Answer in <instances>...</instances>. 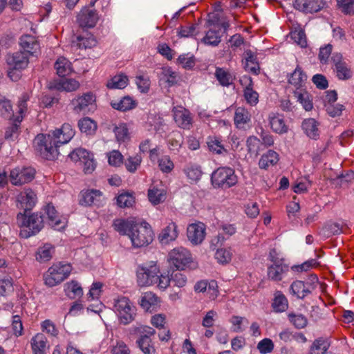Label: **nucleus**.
<instances>
[{"instance_id":"obj_61","label":"nucleus","mask_w":354,"mask_h":354,"mask_svg":"<svg viewBox=\"0 0 354 354\" xmlns=\"http://www.w3.org/2000/svg\"><path fill=\"white\" fill-rule=\"evenodd\" d=\"M178 61L185 69H191L195 65L194 56H188V54L180 55L178 57Z\"/></svg>"},{"instance_id":"obj_22","label":"nucleus","mask_w":354,"mask_h":354,"mask_svg":"<svg viewBox=\"0 0 354 354\" xmlns=\"http://www.w3.org/2000/svg\"><path fill=\"white\" fill-rule=\"evenodd\" d=\"M245 63L244 68L254 75H258L260 72V66L256 55L251 50L245 52Z\"/></svg>"},{"instance_id":"obj_10","label":"nucleus","mask_w":354,"mask_h":354,"mask_svg":"<svg viewBox=\"0 0 354 354\" xmlns=\"http://www.w3.org/2000/svg\"><path fill=\"white\" fill-rule=\"evenodd\" d=\"M135 330L140 334V337L136 341L139 348L145 354H155L156 349L151 339L156 334L155 329L148 326H141Z\"/></svg>"},{"instance_id":"obj_58","label":"nucleus","mask_w":354,"mask_h":354,"mask_svg":"<svg viewBox=\"0 0 354 354\" xmlns=\"http://www.w3.org/2000/svg\"><path fill=\"white\" fill-rule=\"evenodd\" d=\"M288 317L290 322L297 328H303L308 324L306 317L301 314H289Z\"/></svg>"},{"instance_id":"obj_49","label":"nucleus","mask_w":354,"mask_h":354,"mask_svg":"<svg viewBox=\"0 0 354 354\" xmlns=\"http://www.w3.org/2000/svg\"><path fill=\"white\" fill-rule=\"evenodd\" d=\"M197 24L189 26H180L177 30V35L180 37H192L197 34Z\"/></svg>"},{"instance_id":"obj_19","label":"nucleus","mask_w":354,"mask_h":354,"mask_svg":"<svg viewBox=\"0 0 354 354\" xmlns=\"http://www.w3.org/2000/svg\"><path fill=\"white\" fill-rule=\"evenodd\" d=\"M20 46L22 53H26L27 57L33 55L39 48V44L36 39L31 35H26L20 38Z\"/></svg>"},{"instance_id":"obj_21","label":"nucleus","mask_w":354,"mask_h":354,"mask_svg":"<svg viewBox=\"0 0 354 354\" xmlns=\"http://www.w3.org/2000/svg\"><path fill=\"white\" fill-rule=\"evenodd\" d=\"M31 348L33 354H46L48 348V341L42 333H37L30 341Z\"/></svg>"},{"instance_id":"obj_37","label":"nucleus","mask_w":354,"mask_h":354,"mask_svg":"<svg viewBox=\"0 0 354 354\" xmlns=\"http://www.w3.org/2000/svg\"><path fill=\"white\" fill-rule=\"evenodd\" d=\"M102 193L99 190L91 189L82 193L80 204L84 206H90L95 203L97 197L101 196Z\"/></svg>"},{"instance_id":"obj_12","label":"nucleus","mask_w":354,"mask_h":354,"mask_svg":"<svg viewBox=\"0 0 354 354\" xmlns=\"http://www.w3.org/2000/svg\"><path fill=\"white\" fill-rule=\"evenodd\" d=\"M326 5L324 0H295L294 8L305 13L317 12L321 10Z\"/></svg>"},{"instance_id":"obj_5","label":"nucleus","mask_w":354,"mask_h":354,"mask_svg":"<svg viewBox=\"0 0 354 354\" xmlns=\"http://www.w3.org/2000/svg\"><path fill=\"white\" fill-rule=\"evenodd\" d=\"M153 231L150 225L144 223H136L129 238L135 248H140L149 245L153 241Z\"/></svg>"},{"instance_id":"obj_26","label":"nucleus","mask_w":354,"mask_h":354,"mask_svg":"<svg viewBox=\"0 0 354 354\" xmlns=\"http://www.w3.org/2000/svg\"><path fill=\"white\" fill-rule=\"evenodd\" d=\"M45 212L48 219V223L55 229L62 228L64 225H61L62 221L55 207L49 203L46 206Z\"/></svg>"},{"instance_id":"obj_2","label":"nucleus","mask_w":354,"mask_h":354,"mask_svg":"<svg viewBox=\"0 0 354 354\" xmlns=\"http://www.w3.org/2000/svg\"><path fill=\"white\" fill-rule=\"evenodd\" d=\"M136 274L138 284L141 287L157 284L160 289L165 290L169 286V276L160 274L156 261H151L140 266Z\"/></svg>"},{"instance_id":"obj_41","label":"nucleus","mask_w":354,"mask_h":354,"mask_svg":"<svg viewBox=\"0 0 354 354\" xmlns=\"http://www.w3.org/2000/svg\"><path fill=\"white\" fill-rule=\"evenodd\" d=\"M329 347V344L323 338L315 339L313 343L309 354H324Z\"/></svg>"},{"instance_id":"obj_15","label":"nucleus","mask_w":354,"mask_h":354,"mask_svg":"<svg viewBox=\"0 0 354 354\" xmlns=\"http://www.w3.org/2000/svg\"><path fill=\"white\" fill-rule=\"evenodd\" d=\"M23 112H12L9 117L11 126L6 129L4 138L6 140H14V138L19 134L21 122L24 119Z\"/></svg>"},{"instance_id":"obj_28","label":"nucleus","mask_w":354,"mask_h":354,"mask_svg":"<svg viewBox=\"0 0 354 354\" xmlns=\"http://www.w3.org/2000/svg\"><path fill=\"white\" fill-rule=\"evenodd\" d=\"M279 160V154L276 151L268 150L261 157L259 165L261 169H267L270 165H276Z\"/></svg>"},{"instance_id":"obj_34","label":"nucleus","mask_w":354,"mask_h":354,"mask_svg":"<svg viewBox=\"0 0 354 354\" xmlns=\"http://www.w3.org/2000/svg\"><path fill=\"white\" fill-rule=\"evenodd\" d=\"M274 312L281 313L288 309V303L285 295L280 291L274 293V298L272 304Z\"/></svg>"},{"instance_id":"obj_14","label":"nucleus","mask_w":354,"mask_h":354,"mask_svg":"<svg viewBox=\"0 0 354 354\" xmlns=\"http://www.w3.org/2000/svg\"><path fill=\"white\" fill-rule=\"evenodd\" d=\"M188 239L194 245L202 243L205 236V227L203 223H192L188 225L187 230Z\"/></svg>"},{"instance_id":"obj_54","label":"nucleus","mask_w":354,"mask_h":354,"mask_svg":"<svg viewBox=\"0 0 354 354\" xmlns=\"http://www.w3.org/2000/svg\"><path fill=\"white\" fill-rule=\"evenodd\" d=\"M142 162V158L139 155H136L135 156H130L128 158L125 162V167L131 173H134L138 167L140 166Z\"/></svg>"},{"instance_id":"obj_56","label":"nucleus","mask_w":354,"mask_h":354,"mask_svg":"<svg viewBox=\"0 0 354 354\" xmlns=\"http://www.w3.org/2000/svg\"><path fill=\"white\" fill-rule=\"evenodd\" d=\"M215 75L223 86H229L232 80L231 75L221 68L216 70Z\"/></svg>"},{"instance_id":"obj_60","label":"nucleus","mask_w":354,"mask_h":354,"mask_svg":"<svg viewBox=\"0 0 354 354\" xmlns=\"http://www.w3.org/2000/svg\"><path fill=\"white\" fill-rule=\"evenodd\" d=\"M257 348L262 354L271 353L274 348V344L270 339L265 338L257 344Z\"/></svg>"},{"instance_id":"obj_51","label":"nucleus","mask_w":354,"mask_h":354,"mask_svg":"<svg viewBox=\"0 0 354 354\" xmlns=\"http://www.w3.org/2000/svg\"><path fill=\"white\" fill-rule=\"evenodd\" d=\"M184 172L192 181H197L201 178L202 171L200 167L196 165L187 166L184 169Z\"/></svg>"},{"instance_id":"obj_4","label":"nucleus","mask_w":354,"mask_h":354,"mask_svg":"<svg viewBox=\"0 0 354 354\" xmlns=\"http://www.w3.org/2000/svg\"><path fill=\"white\" fill-rule=\"evenodd\" d=\"M168 261L170 266L178 270H194L198 266L197 263L193 261L189 251L183 247L171 250L169 253Z\"/></svg>"},{"instance_id":"obj_27","label":"nucleus","mask_w":354,"mask_h":354,"mask_svg":"<svg viewBox=\"0 0 354 354\" xmlns=\"http://www.w3.org/2000/svg\"><path fill=\"white\" fill-rule=\"evenodd\" d=\"M79 86V82L74 79H64L59 82H55L54 85H51L50 88L58 91H73L77 90Z\"/></svg>"},{"instance_id":"obj_18","label":"nucleus","mask_w":354,"mask_h":354,"mask_svg":"<svg viewBox=\"0 0 354 354\" xmlns=\"http://www.w3.org/2000/svg\"><path fill=\"white\" fill-rule=\"evenodd\" d=\"M21 205V207L24 209V212L27 213L35 205L37 197L35 193L31 189H25L21 192L17 198Z\"/></svg>"},{"instance_id":"obj_13","label":"nucleus","mask_w":354,"mask_h":354,"mask_svg":"<svg viewBox=\"0 0 354 354\" xmlns=\"http://www.w3.org/2000/svg\"><path fill=\"white\" fill-rule=\"evenodd\" d=\"M98 20V15L95 10H90L87 7L83 8L77 16V21L81 27L93 28Z\"/></svg>"},{"instance_id":"obj_31","label":"nucleus","mask_w":354,"mask_h":354,"mask_svg":"<svg viewBox=\"0 0 354 354\" xmlns=\"http://www.w3.org/2000/svg\"><path fill=\"white\" fill-rule=\"evenodd\" d=\"M128 77L124 73H120L113 76L109 81H108L106 86L110 89H122L128 85Z\"/></svg>"},{"instance_id":"obj_23","label":"nucleus","mask_w":354,"mask_h":354,"mask_svg":"<svg viewBox=\"0 0 354 354\" xmlns=\"http://www.w3.org/2000/svg\"><path fill=\"white\" fill-rule=\"evenodd\" d=\"M136 222L131 220L115 219L113 223V228L121 235H128L131 232Z\"/></svg>"},{"instance_id":"obj_64","label":"nucleus","mask_w":354,"mask_h":354,"mask_svg":"<svg viewBox=\"0 0 354 354\" xmlns=\"http://www.w3.org/2000/svg\"><path fill=\"white\" fill-rule=\"evenodd\" d=\"M291 37L301 47L304 48L307 46L306 34L303 30H295L292 32Z\"/></svg>"},{"instance_id":"obj_25","label":"nucleus","mask_w":354,"mask_h":354,"mask_svg":"<svg viewBox=\"0 0 354 354\" xmlns=\"http://www.w3.org/2000/svg\"><path fill=\"white\" fill-rule=\"evenodd\" d=\"M178 236L177 225L175 223H170L160 234L159 239L162 243H168L175 240Z\"/></svg>"},{"instance_id":"obj_55","label":"nucleus","mask_w":354,"mask_h":354,"mask_svg":"<svg viewBox=\"0 0 354 354\" xmlns=\"http://www.w3.org/2000/svg\"><path fill=\"white\" fill-rule=\"evenodd\" d=\"M337 6L345 15L354 14V0H337Z\"/></svg>"},{"instance_id":"obj_39","label":"nucleus","mask_w":354,"mask_h":354,"mask_svg":"<svg viewBox=\"0 0 354 354\" xmlns=\"http://www.w3.org/2000/svg\"><path fill=\"white\" fill-rule=\"evenodd\" d=\"M270 124L272 129L276 133H283L288 131V127L286 125L283 117L279 114L270 117Z\"/></svg>"},{"instance_id":"obj_33","label":"nucleus","mask_w":354,"mask_h":354,"mask_svg":"<svg viewBox=\"0 0 354 354\" xmlns=\"http://www.w3.org/2000/svg\"><path fill=\"white\" fill-rule=\"evenodd\" d=\"M111 105L113 109L118 111H129L136 107L137 102L131 97L127 95L123 97L119 102H111Z\"/></svg>"},{"instance_id":"obj_32","label":"nucleus","mask_w":354,"mask_h":354,"mask_svg":"<svg viewBox=\"0 0 354 354\" xmlns=\"http://www.w3.org/2000/svg\"><path fill=\"white\" fill-rule=\"evenodd\" d=\"M294 97L302 104L305 111H311L313 108L312 96L306 91H296L294 92Z\"/></svg>"},{"instance_id":"obj_30","label":"nucleus","mask_w":354,"mask_h":354,"mask_svg":"<svg viewBox=\"0 0 354 354\" xmlns=\"http://www.w3.org/2000/svg\"><path fill=\"white\" fill-rule=\"evenodd\" d=\"M306 80V74L302 71L299 66H297L295 71L290 74L288 83L299 88L302 86Z\"/></svg>"},{"instance_id":"obj_43","label":"nucleus","mask_w":354,"mask_h":354,"mask_svg":"<svg viewBox=\"0 0 354 354\" xmlns=\"http://www.w3.org/2000/svg\"><path fill=\"white\" fill-rule=\"evenodd\" d=\"M77 39L78 41L77 46L80 48H91L97 44V41L94 36L88 33H86L85 36H77Z\"/></svg>"},{"instance_id":"obj_24","label":"nucleus","mask_w":354,"mask_h":354,"mask_svg":"<svg viewBox=\"0 0 354 354\" xmlns=\"http://www.w3.org/2000/svg\"><path fill=\"white\" fill-rule=\"evenodd\" d=\"M318 123L313 118L306 119L302 122V129L311 139L317 140L319 136Z\"/></svg>"},{"instance_id":"obj_62","label":"nucleus","mask_w":354,"mask_h":354,"mask_svg":"<svg viewBox=\"0 0 354 354\" xmlns=\"http://www.w3.org/2000/svg\"><path fill=\"white\" fill-rule=\"evenodd\" d=\"M108 161L109 165L118 167L122 163L123 156L119 151L113 150L109 153L108 156Z\"/></svg>"},{"instance_id":"obj_6","label":"nucleus","mask_w":354,"mask_h":354,"mask_svg":"<svg viewBox=\"0 0 354 354\" xmlns=\"http://www.w3.org/2000/svg\"><path fill=\"white\" fill-rule=\"evenodd\" d=\"M6 60L9 66L8 75L12 81H17L19 78V74H16L15 71L26 68L29 63V57L26 56V53H22L21 50L8 53Z\"/></svg>"},{"instance_id":"obj_1","label":"nucleus","mask_w":354,"mask_h":354,"mask_svg":"<svg viewBox=\"0 0 354 354\" xmlns=\"http://www.w3.org/2000/svg\"><path fill=\"white\" fill-rule=\"evenodd\" d=\"M75 135L70 124H64L60 129L48 134H38L33 141L35 149L46 160H54L58 157V147L68 142Z\"/></svg>"},{"instance_id":"obj_59","label":"nucleus","mask_w":354,"mask_h":354,"mask_svg":"<svg viewBox=\"0 0 354 354\" xmlns=\"http://www.w3.org/2000/svg\"><path fill=\"white\" fill-rule=\"evenodd\" d=\"M215 258L221 263H227L231 261L232 252L230 250L224 248L217 249L215 253Z\"/></svg>"},{"instance_id":"obj_7","label":"nucleus","mask_w":354,"mask_h":354,"mask_svg":"<svg viewBox=\"0 0 354 354\" xmlns=\"http://www.w3.org/2000/svg\"><path fill=\"white\" fill-rule=\"evenodd\" d=\"M70 264L54 265L44 275L45 284L53 287L62 282L71 272Z\"/></svg>"},{"instance_id":"obj_46","label":"nucleus","mask_w":354,"mask_h":354,"mask_svg":"<svg viewBox=\"0 0 354 354\" xmlns=\"http://www.w3.org/2000/svg\"><path fill=\"white\" fill-rule=\"evenodd\" d=\"M148 198L149 201L153 205H158L163 202L165 199L164 190L157 188L149 189L148 190Z\"/></svg>"},{"instance_id":"obj_40","label":"nucleus","mask_w":354,"mask_h":354,"mask_svg":"<svg viewBox=\"0 0 354 354\" xmlns=\"http://www.w3.org/2000/svg\"><path fill=\"white\" fill-rule=\"evenodd\" d=\"M183 143V136L179 131H173L168 136V145L171 150L178 151Z\"/></svg>"},{"instance_id":"obj_38","label":"nucleus","mask_w":354,"mask_h":354,"mask_svg":"<svg viewBox=\"0 0 354 354\" xmlns=\"http://www.w3.org/2000/svg\"><path fill=\"white\" fill-rule=\"evenodd\" d=\"M55 68L59 77H65L70 75L72 72L71 64L64 57H60L56 61L55 63Z\"/></svg>"},{"instance_id":"obj_17","label":"nucleus","mask_w":354,"mask_h":354,"mask_svg":"<svg viewBox=\"0 0 354 354\" xmlns=\"http://www.w3.org/2000/svg\"><path fill=\"white\" fill-rule=\"evenodd\" d=\"M289 267L284 263L271 264L268 267V277L273 281H280L287 274Z\"/></svg>"},{"instance_id":"obj_36","label":"nucleus","mask_w":354,"mask_h":354,"mask_svg":"<svg viewBox=\"0 0 354 354\" xmlns=\"http://www.w3.org/2000/svg\"><path fill=\"white\" fill-rule=\"evenodd\" d=\"M78 127L82 133L86 135H93L97 130L96 122L89 118H84L78 122Z\"/></svg>"},{"instance_id":"obj_29","label":"nucleus","mask_w":354,"mask_h":354,"mask_svg":"<svg viewBox=\"0 0 354 354\" xmlns=\"http://www.w3.org/2000/svg\"><path fill=\"white\" fill-rule=\"evenodd\" d=\"M174 119L180 128L189 129L192 124L190 112H174Z\"/></svg>"},{"instance_id":"obj_3","label":"nucleus","mask_w":354,"mask_h":354,"mask_svg":"<svg viewBox=\"0 0 354 354\" xmlns=\"http://www.w3.org/2000/svg\"><path fill=\"white\" fill-rule=\"evenodd\" d=\"M17 223L21 228L20 236L24 239L37 234L44 227L43 217L37 213L19 212L17 215Z\"/></svg>"},{"instance_id":"obj_63","label":"nucleus","mask_w":354,"mask_h":354,"mask_svg":"<svg viewBox=\"0 0 354 354\" xmlns=\"http://www.w3.org/2000/svg\"><path fill=\"white\" fill-rule=\"evenodd\" d=\"M313 83L318 89L324 90L328 86V82L326 77L322 74H316L312 78Z\"/></svg>"},{"instance_id":"obj_50","label":"nucleus","mask_w":354,"mask_h":354,"mask_svg":"<svg viewBox=\"0 0 354 354\" xmlns=\"http://www.w3.org/2000/svg\"><path fill=\"white\" fill-rule=\"evenodd\" d=\"M335 71L337 73V77L339 80H346L350 79L352 77V71L346 62L336 66Z\"/></svg>"},{"instance_id":"obj_57","label":"nucleus","mask_w":354,"mask_h":354,"mask_svg":"<svg viewBox=\"0 0 354 354\" xmlns=\"http://www.w3.org/2000/svg\"><path fill=\"white\" fill-rule=\"evenodd\" d=\"M66 289L65 290L68 292L69 296V292L73 293V297H80L83 295V290L80 284L76 281H71L66 283Z\"/></svg>"},{"instance_id":"obj_9","label":"nucleus","mask_w":354,"mask_h":354,"mask_svg":"<svg viewBox=\"0 0 354 354\" xmlns=\"http://www.w3.org/2000/svg\"><path fill=\"white\" fill-rule=\"evenodd\" d=\"M215 187L230 188L237 183L234 171L230 167H220L214 171L211 177Z\"/></svg>"},{"instance_id":"obj_16","label":"nucleus","mask_w":354,"mask_h":354,"mask_svg":"<svg viewBox=\"0 0 354 354\" xmlns=\"http://www.w3.org/2000/svg\"><path fill=\"white\" fill-rule=\"evenodd\" d=\"M95 96L92 93H87L82 96L75 98L72 100L71 104L75 110H88L95 109Z\"/></svg>"},{"instance_id":"obj_42","label":"nucleus","mask_w":354,"mask_h":354,"mask_svg":"<svg viewBox=\"0 0 354 354\" xmlns=\"http://www.w3.org/2000/svg\"><path fill=\"white\" fill-rule=\"evenodd\" d=\"M187 277L180 270L173 271L169 277V284L172 283L174 286L178 288L184 287L187 283Z\"/></svg>"},{"instance_id":"obj_48","label":"nucleus","mask_w":354,"mask_h":354,"mask_svg":"<svg viewBox=\"0 0 354 354\" xmlns=\"http://www.w3.org/2000/svg\"><path fill=\"white\" fill-rule=\"evenodd\" d=\"M158 297L152 292H146L141 297L139 301L140 306L145 310H148L151 306L157 303Z\"/></svg>"},{"instance_id":"obj_11","label":"nucleus","mask_w":354,"mask_h":354,"mask_svg":"<svg viewBox=\"0 0 354 354\" xmlns=\"http://www.w3.org/2000/svg\"><path fill=\"white\" fill-rule=\"evenodd\" d=\"M35 170L32 167L15 168L10 171V180L15 185L30 182L35 178Z\"/></svg>"},{"instance_id":"obj_47","label":"nucleus","mask_w":354,"mask_h":354,"mask_svg":"<svg viewBox=\"0 0 354 354\" xmlns=\"http://www.w3.org/2000/svg\"><path fill=\"white\" fill-rule=\"evenodd\" d=\"M116 199L117 205L121 208L132 207L135 203L134 196L128 192L120 194Z\"/></svg>"},{"instance_id":"obj_20","label":"nucleus","mask_w":354,"mask_h":354,"mask_svg":"<svg viewBox=\"0 0 354 354\" xmlns=\"http://www.w3.org/2000/svg\"><path fill=\"white\" fill-rule=\"evenodd\" d=\"M315 289V286L308 283H305L302 281H295L290 286L291 293L296 295L299 299H304L308 294H310L312 290Z\"/></svg>"},{"instance_id":"obj_44","label":"nucleus","mask_w":354,"mask_h":354,"mask_svg":"<svg viewBox=\"0 0 354 354\" xmlns=\"http://www.w3.org/2000/svg\"><path fill=\"white\" fill-rule=\"evenodd\" d=\"M204 44L216 46L221 42V36L219 32L214 30H209L205 36L201 40Z\"/></svg>"},{"instance_id":"obj_45","label":"nucleus","mask_w":354,"mask_h":354,"mask_svg":"<svg viewBox=\"0 0 354 354\" xmlns=\"http://www.w3.org/2000/svg\"><path fill=\"white\" fill-rule=\"evenodd\" d=\"M54 248L50 245H44L39 248L36 254V259L40 262H46L52 258V252Z\"/></svg>"},{"instance_id":"obj_53","label":"nucleus","mask_w":354,"mask_h":354,"mask_svg":"<svg viewBox=\"0 0 354 354\" xmlns=\"http://www.w3.org/2000/svg\"><path fill=\"white\" fill-rule=\"evenodd\" d=\"M89 153V151L83 148H77L68 154V157L71 160L81 163L83 160H86L85 158L88 157Z\"/></svg>"},{"instance_id":"obj_35","label":"nucleus","mask_w":354,"mask_h":354,"mask_svg":"<svg viewBox=\"0 0 354 354\" xmlns=\"http://www.w3.org/2000/svg\"><path fill=\"white\" fill-rule=\"evenodd\" d=\"M234 120L237 128L245 129L250 127L251 115L249 112H235Z\"/></svg>"},{"instance_id":"obj_52","label":"nucleus","mask_w":354,"mask_h":354,"mask_svg":"<svg viewBox=\"0 0 354 354\" xmlns=\"http://www.w3.org/2000/svg\"><path fill=\"white\" fill-rule=\"evenodd\" d=\"M113 131L115 134L116 140L118 142H125L129 139L128 129L125 124H121L119 126H115Z\"/></svg>"},{"instance_id":"obj_8","label":"nucleus","mask_w":354,"mask_h":354,"mask_svg":"<svg viewBox=\"0 0 354 354\" xmlns=\"http://www.w3.org/2000/svg\"><path fill=\"white\" fill-rule=\"evenodd\" d=\"M114 309L121 324L127 325L134 320L136 315V308L127 297H121L116 299Z\"/></svg>"}]
</instances>
